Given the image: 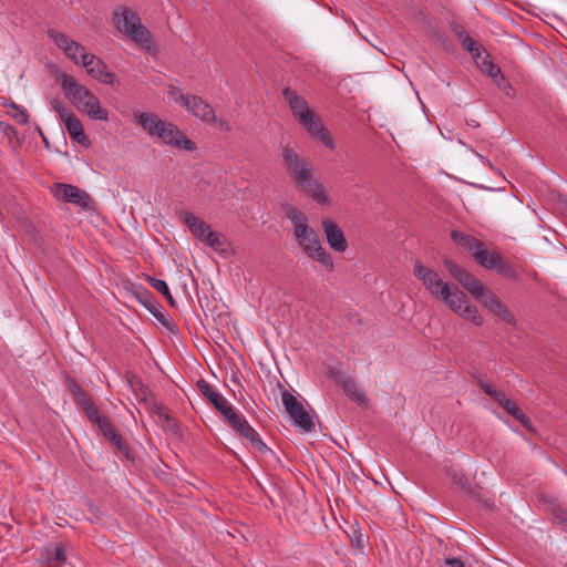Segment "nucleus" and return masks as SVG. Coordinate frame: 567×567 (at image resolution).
I'll return each instance as SVG.
<instances>
[{
	"mask_svg": "<svg viewBox=\"0 0 567 567\" xmlns=\"http://www.w3.org/2000/svg\"><path fill=\"white\" fill-rule=\"evenodd\" d=\"M281 157L285 169L300 192L318 204H329V197L322 184L313 177V166L309 157L300 155L289 145L282 147Z\"/></svg>",
	"mask_w": 567,
	"mask_h": 567,
	"instance_id": "1",
	"label": "nucleus"
},
{
	"mask_svg": "<svg viewBox=\"0 0 567 567\" xmlns=\"http://www.w3.org/2000/svg\"><path fill=\"white\" fill-rule=\"evenodd\" d=\"M282 210L290 220L295 239L306 256L332 271L334 268L332 257L322 247L318 233L309 226L307 216L290 204L282 205Z\"/></svg>",
	"mask_w": 567,
	"mask_h": 567,
	"instance_id": "2",
	"label": "nucleus"
},
{
	"mask_svg": "<svg viewBox=\"0 0 567 567\" xmlns=\"http://www.w3.org/2000/svg\"><path fill=\"white\" fill-rule=\"evenodd\" d=\"M56 82L61 85L65 96L72 101L78 110L86 113L93 120H109L107 111L101 106L99 99L84 85L79 83L75 78L66 73H60L56 75Z\"/></svg>",
	"mask_w": 567,
	"mask_h": 567,
	"instance_id": "3",
	"label": "nucleus"
},
{
	"mask_svg": "<svg viewBox=\"0 0 567 567\" xmlns=\"http://www.w3.org/2000/svg\"><path fill=\"white\" fill-rule=\"evenodd\" d=\"M113 20L116 29L126 34L137 45L150 49L152 47V35L147 28L142 24L137 13L127 7H120L114 11Z\"/></svg>",
	"mask_w": 567,
	"mask_h": 567,
	"instance_id": "4",
	"label": "nucleus"
},
{
	"mask_svg": "<svg viewBox=\"0 0 567 567\" xmlns=\"http://www.w3.org/2000/svg\"><path fill=\"white\" fill-rule=\"evenodd\" d=\"M445 269L454 277L471 295L480 300L487 289L474 275L465 270L463 267L451 260L443 259Z\"/></svg>",
	"mask_w": 567,
	"mask_h": 567,
	"instance_id": "5",
	"label": "nucleus"
},
{
	"mask_svg": "<svg viewBox=\"0 0 567 567\" xmlns=\"http://www.w3.org/2000/svg\"><path fill=\"white\" fill-rule=\"evenodd\" d=\"M281 401L286 412L293 420V422L305 432H312L315 430V422L309 412L306 411L302 403L297 400L289 391L281 392Z\"/></svg>",
	"mask_w": 567,
	"mask_h": 567,
	"instance_id": "6",
	"label": "nucleus"
},
{
	"mask_svg": "<svg viewBox=\"0 0 567 567\" xmlns=\"http://www.w3.org/2000/svg\"><path fill=\"white\" fill-rule=\"evenodd\" d=\"M297 120L312 137L320 140L324 146L331 150L334 147L329 132L326 131L321 120L312 110L308 111V113L300 114Z\"/></svg>",
	"mask_w": 567,
	"mask_h": 567,
	"instance_id": "7",
	"label": "nucleus"
},
{
	"mask_svg": "<svg viewBox=\"0 0 567 567\" xmlns=\"http://www.w3.org/2000/svg\"><path fill=\"white\" fill-rule=\"evenodd\" d=\"M179 99L181 104L186 107L194 116L207 123L217 121L213 107L202 97L190 94H179Z\"/></svg>",
	"mask_w": 567,
	"mask_h": 567,
	"instance_id": "8",
	"label": "nucleus"
},
{
	"mask_svg": "<svg viewBox=\"0 0 567 567\" xmlns=\"http://www.w3.org/2000/svg\"><path fill=\"white\" fill-rule=\"evenodd\" d=\"M414 276L422 281L425 289L432 293L435 298L441 297V292L444 287H450L449 282H444L439 274L432 269L424 267L421 262L414 265Z\"/></svg>",
	"mask_w": 567,
	"mask_h": 567,
	"instance_id": "9",
	"label": "nucleus"
},
{
	"mask_svg": "<svg viewBox=\"0 0 567 567\" xmlns=\"http://www.w3.org/2000/svg\"><path fill=\"white\" fill-rule=\"evenodd\" d=\"M157 137L161 138L163 143L178 148L186 151H194L196 148L195 143L172 123L163 122Z\"/></svg>",
	"mask_w": 567,
	"mask_h": 567,
	"instance_id": "10",
	"label": "nucleus"
},
{
	"mask_svg": "<svg viewBox=\"0 0 567 567\" xmlns=\"http://www.w3.org/2000/svg\"><path fill=\"white\" fill-rule=\"evenodd\" d=\"M55 188V195L61 196L65 202L72 203L87 210L93 208V199L85 190L76 186L63 183H58Z\"/></svg>",
	"mask_w": 567,
	"mask_h": 567,
	"instance_id": "11",
	"label": "nucleus"
},
{
	"mask_svg": "<svg viewBox=\"0 0 567 567\" xmlns=\"http://www.w3.org/2000/svg\"><path fill=\"white\" fill-rule=\"evenodd\" d=\"M322 231L331 249L337 252H343L348 248L343 230L330 218L324 217L321 220Z\"/></svg>",
	"mask_w": 567,
	"mask_h": 567,
	"instance_id": "12",
	"label": "nucleus"
},
{
	"mask_svg": "<svg viewBox=\"0 0 567 567\" xmlns=\"http://www.w3.org/2000/svg\"><path fill=\"white\" fill-rule=\"evenodd\" d=\"M198 391L213 406L224 416L226 417L234 408L228 403V401L218 393L208 382L204 379H199L196 383Z\"/></svg>",
	"mask_w": 567,
	"mask_h": 567,
	"instance_id": "13",
	"label": "nucleus"
},
{
	"mask_svg": "<svg viewBox=\"0 0 567 567\" xmlns=\"http://www.w3.org/2000/svg\"><path fill=\"white\" fill-rule=\"evenodd\" d=\"M82 65L86 69V72L95 80L104 84H112L114 82V73L110 72L106 64L96 55L91 53L90 55H83Z\"/></svg>",
	"mask_w": 567,
	"mask_h": 567,
	"instance_id": "14",
	"label": "nucleus"
},
{
	"mask_svg": "<svg viewBox=\"0 0 567 567\" xmlns=\"http://www.w3.org/2000/svg\"><path fill=\"white\" fill-rule=\"evenodd\" d=\"M485 308H487L499 320L514 326L516 323L514 316L501 299L491 290L485 291V295L478 300Z\"/></svg>",
	"mask_w": 567,
	"mask_h": 567,
	"instance_id": "15",
	"label": "nucleus"
},
{
	"mask_svg": "<svg viewBox=\"0 0 567 567\" xmlns=\"http://www.w3.org/2000/svg\"><path fill=\"white\" fill-rule=\"evenodd\" d=\"M104 429L101 431L105 439L121 453L126 460L134 461V454L131 451L126 440L116 431L112 423H103Z\"/></svg>",
	"mask_w": 567,
	"mask_h": 567,
	"instance_id": "16",
	"label": "nucleus"
},
{
	"mask_svg": "<svg viewBox=\"0 0 567 567\" xmlns=\"http://www.w3.org/2000/svg\"><path fill=\"white\" fill-rule=\"evenodd\" d=\"M40 560L48 567H60L66 561L65 546L62 543L45 546Z\"/></svg>",
	"mask_w": 567,
	"mask_h": 567,
	"instance_id": "17",
	"label": "nucleus"
},
{
	"mask_svg": "<svg viewBox=\"0 0 567 567\" xmlns=\"http://www.w3.org/2000/svg\"><path fill=\"white\" fill-rule=\"evenodd\" d=\"M440 292L439 299L443 300L453 312H461V308L465 306L466 295L457 286L444 287Z\"/></svg>",
	"mask_w": 567,
	"mask_h": 567,
	"instance_id": "18",
	"label": "nucleus"
},
{
	"mask_svg": "<svg viewBox=\"0 0 567 567\" xmlns=\"http://www.w3.org/2000/svg\"><path fill=\"white\" fill-rule=\"evenodd\" d=\"M64 126L70 135V137L78 142L80 145L87 147L90 146V140L84 133V128L80 120L74 115H68L63 121Z\"/></svg>",
	"mask_w": 567,
	"mask_h": 567,
	"instance_id": "19",
	"label": "nucleus"
},
{
	"mask_svg": "<svg viewBox=\"0 0 567 567\" xmlns=\"http://www.w3.org/2000/svg\"><path fill=\"white\" fill-rule=\"evenodd\" d=\"M282 95L296 118L299 117L300 114L308 113V111L311 110L308 102L292 89L285 87L282 90Z\"/></svg>",
	"mask_w": 567,
	"mask_h": 567,
	"instance_id": "20",
	"label": "nucleus"
},
{
	"mask_svg": "<svg viewBox=\"0 0 567 567\" xmlns=\"http://www.w3.org/2000/svg\"><path fill=\"white\" fill-rule=\"evenodd\" d=\"M451 238L455 244L467 250L473 256L474 259L476 257V254H478V251L484 246L483 241L458 230H452Z\"/></svg>",
	"mask_w": 567,
	"mask_h": 567,
	"instance_id": "21",
	"label": "nucleus"
},
{
	"mask_svg": "<svg viewBox=\"0 0 567 567\" xmlns=\"http://www.w3.org/2000/svg\"><path fill=\"white\" fill-rule=\"evenodd\" d=\"M183 221L188 227L189 231L199 240H204V237L210 229L208 224L199 219L193 213H184Z\"/></svg>",
	"mask_w": 567,
	"mask_h": 567,
	"instance_id": "22",
	"label": "nucleus"
},
{
	"mask_svg": "<svg viewBox=\"0 0 567 567\" xmlns=\"http://www.w3.org/2000/svg\"><path fill=\"white\" fill-rule=\"evenodd\" d=\"M344 393L360 406H367L369 400L363 391H361L357 382L351 378H343L341 381Z\"/></svg>",
	"mask_w": 567,
	"mask_h": 567,
	"instance_id": "23",
	"label": "nucleus"
},
{
	"mask_svg": "<svg viewBox=\"0 0 567 567\" xmlns=\"http://www.w3.org/2000/svg\"><path fill=\"white\" fill-rule=\"evenodd\" d=\"M128 385L136 401L144 405H151V399L153 398V394L150 389L143 384L141 379L132 375L128 379Z\"/></svg>",
	"mask_w": 567,
	"mask_h": 567,
	"instance_id": "24",
	"label": "nucleus"
},
{
	"mask_svg": "<svg viewBox=\"0 0 567 567\" xmlns=\"http://www.w3.org/2000/svg\"><path fill=\"white\" fill-rule=\"evenodd\" d=\"M137 123L151 135L157 136L163 122L157 115L153 113H140L137 116Z\"/></svg>",
	"mask_w": 567,
	"mask_h": 567,
	"instance_id": "25",
	"label": "nucleus"
},
{
	"mask_svg": "<svg viewBox=\"0 0 567 567\" xmlns=\"http://www.w3.org/2000/svg\"><path fill=\"white\" fill-rule=\"evenodd\" d=\"M138 300L158 321L169 328V323L159 310V305L156 302L154 296L151 292L144 290L138 297Z\"/></svg>",
	"mask_w": 567,
	"mask_h": 567,
	"instance_id": "26",
	"label": "nucleus"
},
{
	"mask_svg": "<svg viewBox=\"0 0 567 567\" xmlns=\"http://www.w3.org/2000/svg\"><path fill=\"white\" fill-rule=\"evenodd\" d=\"M68 389L71 392L75 403L82 410L93 402L89 393L76 381L69 379Z\"/></svg>",
	"mask_w": 567,
	"mask_h": 567,
	"instance_id": "27",
	"label": "nucleus"
},
{
	"mask_svg": "<svg viewBox=\"0 0 567 567\" xmlns=\"http://www.w3.org/2000/svg\"><path fill=\"white\" fill-rule=\"evenodd\" d=\"M474 61L476 65L480 68V70L486 73L492 79H497L498 76H501L502 71L499 66L493 63V61L489 59L488 53L482 52L474 59Z\"/></svg>",
	"mask_w": 567,
	"mask_h": 567,
	"instance_id": "28",
	"label": "nucleus"
},
{
	"mask_svg": "<svg viewBox=\"0 0 567 567\" xmlns=\"http://www.w3.org/2000/svg\"><path fill=\"white\" fill-rule=\"evenodd\" d=\"M502 257L488 249L485 248V245L482 247V249L476 254L475 260L477 264H480L485 269H492L494 270L497 264Z\"/></svg>",
	"mask_w": 567,
	"mask_h": 567,
	"instance_id": "29",
	"label": "nucleus"
},
{
	"mask_svg": "<svg viewBox=\"0 0 567 567\" xmlns=\"http://www.w3.org/2000/svg\"><path fill=\"white\" fill-rule=\"evenodd\" d=\"M48 34H49L50 39L53 40L55 45L59 49L63 50V52L71 51L72 48L75 50L78 49V47L75 45V41L71 40L64 33H61V32H58V31L51 29L48 31Z\"/></svg>",
	"mask_w": 567,
	"mask_h": 567,
	"instance_id": "30",
	"label": "nucleus"
},
{
	"mask_svg": "<svg viewBox=\"0 0 567 567\" xmlns=\"http://www.w3.org/2000/svg\"><path fill=\"white\" fill-rule=\"evenodd\" d=\"M83 412L85 413L86 417L93 423L96 424L102 431L104 429L103 423H111L106 417L102 416L100 414L99 409L94 404V402L90 403L87 406L83 409Z\"/></svg>",
	"mask_w": 567,
	"mask_h": 567,
	"instance_id": "31",
	"label": "nucleus"
},
{
	"mask_svg": "<svg viewBox=\"0 0 567 567\" xmlns=\"http://www.w3.org/2000/svg\"><path fill=\"white\" fill-rule=\"evenodd\" d=\"M225 420L227 421V423L229 424V426L235 431L237 432L239 435H241V433L245 431V427H248L249 426V423L248 421L243 416L240 415L239 413H237L235 410H233L226 417Z\"/></svg>",
	"mask_w": 567,
	"mask_h": 567,
	"instance_id": "32",
	"label": "nucleus"
},
{
	"mask_svg": "<svg viewBox=\"0 0 567 567\" xmlns=\"http://www.w3.org/2000/svg\"><path fill=\"white\" fill-rule=\"evenodd\" d=\"M145 408L158 415L172 430L176 425L175 421L165 412V408L155 402L154 396L151 399V405H145Z\"/></svg>",
	"mask_w": 567,
	"mask_h": 567,
	"instance_id": "33",
	"label": "nucleus"
},
{
	"mask_svg": "<svg viewBox=\"0 0 567 567\" xmlns=\"http://www.w3.org/2000/svg\"><path fill=\"white\" fill-rule=\"evenodd\" d=\"M147 281L156 291H158L166 298L171 306H175V300L171 295L167 284L164 280L147 277Z\"/></svg>",
	"mask_w": 567,
	"mask_h": 567,
	"instance_id": "34",
	"label": "nucleus"
},
{
	"mask_svg": "<svg viewBox=\"0 0 567 567\" xmlns=\"http://www.w3.org/2000/svg\"><path fill=\"white\" fill-rule=\"evenodd\" d=\"M203 241H205L214 250H223L225 245V237L209 229Z\"/></svg>",
	"mask_w": 567,
	"mask_h": 567,
	"instance_id": "35",
	"label": "nucleus"
},
{
	"mask_svg": "<svg viewBox=\"0 0 567 567\" xmlns=\"http://www.w3.org/2000/svg\"><path fill=\"white\" fill-rule=\"evenodd\" d=\"M494 270L498 275L504 276L507 279H511V280L518 279L517 271L508 262H506L503 258L499 260V262L497 264V266L495 267Z\"/></svg>",
	"mask_w": 567,
	"mask_h": 567,
	"instance_id": "36",
	"label": "nucleus"
},
{
	"mask_svg": "<svg viewBox=\"0 0 567 567\" xmlns=\"http://www.w3.org/2000/svg\"><path fill=\"white\" fill-rule=\"evenodd\" d=\"M551 515L554 523L567 532V511L560 505H554L551 507Z\"/></svg>",
	"mask_w": 567,
	"mask_h": 567,
	"instance_id": "37",
	"label": "nucleus"
},
{
	"mask_svg": "<svg viewBox=\"0 0 567 567\" xmlns=\"http://www.w3.org/2000/svg\"><path fill=\"white\" fill-rule=\"evenodd\" d=\"M9 114L11 117H13L19 124H27L29 121V115L27 111L19 106L16 103L10 104Z\"/></svg>",
	"mask_w": 567,
	"mask_h": 567,
	"instance_id": "38",
	"label": "nucleus"
},
{
	"mask_svg": "<svg viewBox=\"0 0 567 567\" xmlns=\"http://www.w3.org/2000/svg\"><path fill=\"white\" fill-rule=\"evenodd\" d=\"M480 388L484 391L485 394L495 400L498 404L506 398L505 394L498 390L494 385H491L484 381L478 382Z\"/></svg>",
	"mask_w": 567,
	"mask_h": 567,
	"instance_id": "39",
	"label": "nucleus"
},
{
	"mask_svg": "<svg viewBox=\"0 0 567 567\" xmlns=\"http://www.w3.org/2000/svg\"><path fill=\"white\" fill-rule=\"evenodd\" d=\"M75 45L78 47L76 50L72 48L71 51H65L64 53L75 64H83V55H90V53H86L84 47L80 43L75 42Z\"/></svg>",
	"mask_w": 567,
	"mask_h": 567,
	"instance_id": "40",
	"label": "nucleus"
},
{
	"mask_svg": "<svg viewBox=\"0 0 567 567\" xmlns=\"http://www.w3.org/2000/svg\"><path fill=\"white\" fill-rule=\"evenodd\" d=\"M499 405L517 421L524 415L523 411L507 398H505Z\"/></svg>",
	"mask_w": 567,
	"mask_h": 567,
	"instance_id": "41",
	"label": "nucleus"
},
{
	"mask_svg": "<svg viewBox=\"0 0 567 567\" xmlns=\"http://www.w3.org/2000/svg\"><path fill=\"white\" fill-rule=\"evenodd\" d=\"M447 475L451 477L453 483L458 485L462 489H468L470 488V482L466 478V476L463 475L462 473H458L457 471H455L453 468H449L447 470Z\"/></svg>",
	"mask_w": 567,
	"mask_h": 567,
	"instance_id": "42",
	"label": "nucleus"
},
{
	"mask_svg": "<svg viewBox=\"0 0 567 567\" xmlns=\"http://www.w3.org/2000/svg\"><path fill=\"white\" fill-rule=\"evenodd\" d=\"M461 43L463 48L471 53L473 59L482 53L475 40H473L470 35L462 40Z\"/></svg>",
	"mask_w": 567,
	"mask_h": 567,
	"instance_id": "43",
	"label": "nucleus"
},
{
	"mask_svg": "<svg viewBox=\"0 0 567 567\" xmlns=\"http://www.w3.org/2000/svg\"><path fill=\"white\" fill-rule=\"evenodd\" d=\"M243 437H245L246 440H248L250 442V444H255V442L260 439V435L258 434V432L249 424L248 427H245V431L241 433Z\"/></svg>",
	"mask_w": 567,
	"mask_h": 567,
	"instance_id": "44",
	"label": "nucleus"
},
{
	"mask_svg": "<svg viewBox=\"0 0 567 567\" xmlns=\"http://www.w3.org/2000/svg\"><path fill=\"white\" fill-rule=\"evenodd\" d=\"M451 29L453 31V33L456 35V38L462 41L464 40L466 37H468V33L466 32V30L464 29V27L457 22H452L451 24Z\"/></svg>",
	"mask_w": 567,
	"mask_h": 567,
	"instance_id": "45",
	"label": "nucleus"
},
{
	"mask_svg": "<svg viewBox=\"0 0 567 567\" xmlns=\"http://www.w3.org/2000/svg\"><path fill=\"white\" fill-rule=\"evenodd\" d=\"M252 447L256 449L258 452L262 454H269L271 456H275L274 451L267 446V444L260 439H258L255 444H252Z\"/></svg>",
	"mask_w": 567,
	"mask_h": 567,
	"instance_id": "46",
	"label": "nucleus"
},
{
	"mask_svg": "<svg viewBox=\"0 0 567 567\" xmlns=\"http://www.w3.org/2000/svg\"><path fill=\"white\" fill-rule=\"evenodd\" d=\"M252 447L256 449L258 452L262 454H269L271 456H275L274 451L267 446V444L260 439H258L255 444H252Z\"/></svg>",
	"mask_w": 567,
	"mask_h": 567,
	"instance_id": "47",
	"label": "nucleus"
},
{
	"mask_svg": "<svg viewBox=\"0 0 567 567\" xmlns=\"http://www.w3.org/2000/svg\"><path fill=\"white\" fill-rule=\"evenodd\" d=\"M52 106L56 111V113L59 114V116L62 121H64V118H66L68 115L73 114L72 112L68 111L64 106H62L59 101L54 100L52 102Z\"/></svg>",
	"mask_w": 567,
	"mask_h": 567,
	"instance_id": "48",
	"label": "nucleus"
},
{
	"mask_svg": "<svg viewBox=\"0 0 567 567\" xmlns=\"http://www.w3.org/2000/svg\"><path fill=\"white\" fill-rule=\"evenodd\" d=\"M477 309L473 306L465 305L461 308V312H457L461 317L465 319H471L474 313H476Z\"/></svg>",
	"mask_w": 567,
	"mask_h": 567,
	"instance_id": "49",
	"label": "nucleus"
},
{
	"mask_svg": "<svg viewBox=\"0 0 567 567\" xmlns=\"http://www.w3.org/2000/svg\"><path fill=\"white\" fill-rule=\"evenodd\" d=\"M441 567H464V563L460 558H446Z\"/></svg>",
	"mask_w": 567,
	"mask_h": 567,
	"instance_id": "50",
	"label": "nucleus"
},
{
	"mask_svg": "<svg viewBox=\"0 0 567 567\" xmlns=\"http://www.w3.org/2000/svg\"><path fill=\"white\" fill-rule=\"evenodd\" d=\"M493 81L496 83V85L502 90L506 91L507 89H511V84L506 81L503 73L501 72V76L497 79H493Z\"/></svg>",
	"mask_w": 567,
	"mask_h": 567,
	"instance_id": "51",
	"label": "nucleus"
},
{
	"mask_svg": "<svg viewBox=\"0 0 567 567\" xmlns=\"http://www.w3.org/2000/svg\"><path fill=\"white\" fill-rule=\"evenodd\" d=\"M518 422L522 423V425L529 432H534V427L532 425L530 420L524 414L522 419L518 420Z\"/></svg>",
	"mask_w": 567,
	"mask_h": 567,
	"instance_id": "52",
	"label": "nucleus"
},
{
	"mask_svg": "<svg viewBox=\"0 0 567 567\" xmlns=\"http://www.w3.org/2000/svg\"><path fill=\"white\" fill-rule=\"evenodd\" d=\"M171 96L175 100V102L181 103L179 94H183L179 89L172 87L169 91Z\"/></svg>",
	"mask_w": 567,
	"mask_h": 567,
	"instance_id": "53",
	"label": "nucleus"
},
{
	"mask_svg": "<svg viewBox=\"0 0 567 567\" xmlns=\"http://www.w3.org/2000/svg\"><path fill=\"white\" fill-rule=\"evenodd\" d=\"M352 544H354L355 547H358V548H363L364 540H363L362 535H359V536H355L354 538H352Z\"/></svg>",
	"mask_w": 567,
	"mask_h": 567,
	"instance_id": "54",
	"label": "nucleus"
},
{
	"mask_svg": "<svg viewBox=\"0 0 567 567\" xmlns=\"http://www.w3.org/2000/svg\"><path fill=\"white\" fill-rule=\"evenodd\" d=\"M470 320H471L475 326H481V324L483 323V318H482V316L478 313V311H476V313H474Z\"/></svg>",
	"mask_w": 567,
	"mask_h": 567,
	"instance_id": "55",
	"label": "nucleus"
},
{
	"mask_svg": "<svg viewBox=\"0 0 567 567\" xmlns=\"http://www.w3.org/2000/svg\"><path fill=\"white\" fill-rule=\"evenodd\" d=\"M215 123H217L221 130L228 131L230 128L228 122L226 121L217 120Z\"/></svg>",
	"mask_w": 567,
	"mask_h": 567,
	"instance_id": "56",
	"label": "nucleus"
},
{
	"mask_svg": "<svg viewBox=\"0 0 567 567\" xmlns=\"http://www.w3.org/2000/svg\"><path fill=\"white\" fill-rule=\"evenodd\" d=\"M478 501L482 502L484 504V506H486V507L491 506L488 499H483V498L480 497Z\"/></svg>",
	"mask_w": 567,
	"mask_h": 567,
	"instance_id": "57",
	"label": "nucleus"
},
{
	"mask_svg": "<svg viewBox=\"0 0 567 567\" xmlns=\"http://www.w3.org/2000/svg\"><path fill=\"white\" fill-rule=\"evenodd\" d=\"M39 132H40V134L42 136L43 142L48 145L49 142H48L47 137L44 136V134L42 133V131L40 128H39Z\"/></svg>",
	"mask_w": 567,
	"mask_h": 567,
	"instance_id": "58",
	"label": "nucleus"
},
{
	"mask_svg": "<svg viewBox=\"0 0 567 567\" xmlns=\"http://www.w3.org/2000/svg\"><path fill=\"white\" fill-rule=\"evenodd\" d=\"M7 128H8L9 131H11V132H16V131H14V127H13V126H11V125H8V126H7Z\"/></svg>",
	"mask_w": 567,
	"mask_h": 567,
	"instance_id": "59",
	"label": "nucleus"
}]
</instances>
